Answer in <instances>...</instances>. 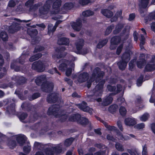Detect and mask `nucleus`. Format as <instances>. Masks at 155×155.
Segmentation results:
<instances>
[{"label":"nucleus","instance_id":"4be33fe9","mask_svg":"<svg viewBox=\"0 0 155 155\" xmlns=\"http://www.w3.org/2000/svg\"><path fill=\"white\" fill-rule=\"evenodd\" d=\"M101 13L104 16L108 18L111 17L113 15V12L107 9H102Z\"/></svg>","mask_w":155,"mask_h":155},{"label":"nucleus","instance_id":"774afa93","mask_svg":"<svg viewBox=\"0 0 155 155\" xmlns=\"http://www.w3.org/2000/svg\"><path fill=\"white\" fill-rule=\"evenodd\" d=\"M79 51L81 54L84 55L88 53V50L87 48H84L82 50H81Z\"/></svg>","mask_w":155,"mask_h":155},{"label":"nucleus","instance_id":"0eeeda50","mask_svg":"<svg viewBox=\"0 0 155 155\" xmlns=\"http://www.w3.org/2000/svg\"><path fill=\"white\" fill-rule=\"evenodd\" d=\"M69 120L71 121H76L78 124H85L83 122V120H85V121H87V120L85 119L81 118V115L78 114H74L71 115L69 118Z\"/></svg>","mask_w":155,"mask_h":155},{"label":"nucleus","instance_id":"c756f323","mask_svg":"<svg viewBox=\"0 0 155 155\" xmlns=\"http://www.w3.org/2000/svg\"><path fill=\"white\" fill-rule=\"evenodd\" d=\"M145 69L147 71H153L155 69V65L153 63L152 64H147L146 66Z\"/></svg>","mask_w":155,"mask_h":155},{"label":"nucleus","instance_id":"4468645a","mask_svg":"<svg viewBox=\"0 0 155 155\" xmlns=\"http://www.w3.org/2000/svg\"><path fill=\"white\" fill-rule=\"evenodd\" d=\"M88 73L86 72L80 74L78 77V81L80 83L86 81L88 79Z\"/></svg>","mask_w":155,"mask_h":155},{"label":"nucleus","instance_id":"cd10ccee","mask_svg":"<svg viewBox=\"0 0 155 155\" xmlns=\"http://www.w3.org/2000/svg\"><path fill=\"white\" fill-rule=\"evenodd\" d=\"M53 2V8L54 9L58 10L61 5L62 1L61 0H54Z\"/></svg>","mask_w":155,"mask_h":155},{"label":"nucleus","instance_id":"603ef678","mask_svg":"<svg viewBox=\"0 0 155 155\" xmlns=\"http://www.w3.org/2000/svg\"><path fill=\"white\" fill-rule=\"evenodd\" d=\"M143 76L141 75L137 80V84L138 86H140L142 83Z\"/></svg>","mask_w":155,"mask_h":155},{"label":"nucleus","instance_id":"8fccbe9b","mask_svg":"<svg viewBox=\"0 0 155 155\" xmlns=\"http://www.w3.org/2000/svg\"><path fill=\"white\" fill-rule=\"evenodd\" d=\"M28 116V115L27 114L25 113H22L19 116V118L20 120L22 122L24 123H26V122L23 121L25 118H26Z\"/></svg>","mask_w":155,"mask_h":155},{"label":"nucleus","instance_id":"69168bd1","mask_svg":"<svg viewBox=\"0 0 155 155\" xmlns=\"http://www.w3.org/2000/svg\"><path fill=\"white\" fill-rule=\"evenodd\" d=\"M134 61L135 60L131 61L129 63V69L131 71L133 70L134 67Z\"/></svg>","mask_w":155,"mask_h":155},{"label":"nucleus","instance_id":"a211bd4d","mask_svg":"<svg viewBox=\"0 0 155 155\" xmlns=\"http://www.w3.org/2000/svg\"><path fill=\"white\" fill-rule=\"evenodd\" d=\"M46 81V77L42 75L38 77L35 80V82L38 85L43 84Z\"/></svg>","mask_w":155,"mask_h":155},{"label":"nucleus","instance_id":"6ab92c4d","mask_svg":"<svg viewBox=\"0 0 155 155\" xmlns=\"http://www.w3.org/2000/svg\"><path fill=\"white\" fill-rule=\"evenodd\" d=\"M70 42L69 39L66 38H59L58 41V44L59 45H68Z\"/></svg>","mask_w":155,"mask_h":155},{"label":"nucleus","instance_id":"4d7b16f0","mask_svg":"<svg viewBox=\"0 0 155 155\" xmlns=\"http://www.w3.org/2000/svg\"><path fill=\"white\" fill-rule=\"evenodd\" d=\"M145 127V124L144 123H141L138 124L134 126V127L136 129H142Z\"/></svg>","mask_w":155,"mask_h":155},{"label":"nucleus","instance_id":"dca6fc26","mask_svg":"<svg viewBox=\"0 0 155 155\" xmlns=\"http://www.w3.org/2000/svg\"><path fill=\"white\" fill-rule=\"evenodd\" d=\"M58 95L55 93H52L47 98L48 102L50 103H54L57 100Z\"/></svg>","mask_w":155,"mask_h":155},{"label":"nucleus","instance_id":"5701e85b","mask_svg":"<svg viewBox=\"0 0 155 155\" xmlns=\"http://www.w3.org/2000/svg\"><path fill=\"white\" fill-rule=\"evenodd\" d=\"M26 140V137L24 135H20L18 136L16 138V140L18 143L21 146L23 145Z\"/></svg>","mask_w":155,"mask_h":155},{"label":"nucleus","instance_id":"052dcab7","mask_svg":"<svg viewBox=\"0 0 155 155\" xmlns=\"http://www.w3.org/2000/svg\"><path fill=\"white\" fill-rule=\"evenodd\" d=\"M31 150V147L29 146H25L23 148L24 152L27 153H28Z\"/></svg>","mask_w":155,"mask_h":155},{"label":"nucleus","instance_id":"72a5a7b5","mask_svg":"<svg viewBox=\"0 0 155 155\" xmlns=\"http://www.w3.org/2000/svg\"><path fill=\"white\" fill-rule=\"evenodd\" d=\"M121 40L120 37L118 36H115L112 37L111 40V42L114 44H118Z\"/></svg>","mask_w":155,"mask_h":155},{"label":"nucleus","instance_id":"2eb2a0df","mask_svg":"<svg viewBox=\"0 0 155 155\" xmlns=\"http://www.w3.org/2000/svg\"><path fill=\"white\" fill-rule=\"evenodd\" d=\"M66 49V48L64 47H61L57 48L56 49L55 51L57 52L60 54L57 55L56 56V57L58 58H60L63 57L64 56L66 55V54L65 53H64L63 54L62 53L63 51L65 50Z\"/></svg>","mask_w":155,"mask_h":155},{"label":"nucleus","instance_id":"a878e982","mask_svg":"<svg viewBox=\"0 0 155 155\" xmlns=\"http://www.w3.org/2000/svg\"><path fill=\"white\" fill-rule=\"evenodd\" d=\"M49 11L47 9L43 6H42L39 8V14L40 16L42 17L43 15L47 14Z\"/></svg>","mask_w":155,"mask_h":155},{"label":"nucleus","instance_id":"ea45409f","mask_svg":"<svg viewBox=\"0 0 155 155\" xmlns=\"http://www.w3.org/2000/svg\"><path fill=\"white\" fill-rule=\"evenodd\" d=\"M42 55L41 53L35 55L31 56L29 59L30 61H33L36 60H38L41 57Z\"/></svg>","mask_w":155,"mask_h":155},{"label":"nucleus","instance_id":"412c9836","mask_svg":"<svg viewBox=\"0 0 155 155\" xmlns=\"http://www.w3.org/2000/svg\"><path fill=\"white\" fill-rule=\"evenodd\" d=\"M131 53H132V52L129 51L123 54L122 56V61L127 63L128 62L130 59Z\"/></svg>","mask_w":155,"mask_h":155},{"label":"nucleus","instance_id":"9d476101","mask_svg":"<svg viewBox=\"0 0 155 155\" xmlns=\"http://www.w3.org/2000/svg\"><path fill=\"white\" fill-rule=\"evenodd\" d=\"M82 21L80 18L78 19L75 22H71V25L73 29L77 31H79L82 27Z\"/></svg>","mask_w":155,"mask_h":155},{"label":"nucleus","instance_id":"1a4fd4ad","mask_svg":"<svg viewBox=\"0 0 155 155\" xmlns=\"http://www.w3.org/2000/svg\"><path fill=\"white\" fill-rule=\"evenodd\" d=\"M77 105L83 111L88 112L90 114H92L93 110L87 106V103L86 102L83 101L81 103L78 104Z\"/></svg>","mask_w":155,"mask_h":155},{"label":"nucleus","instance_id":"e2e57ef3","mask_svg":"<svg viewBox=\"0 0 155 155\" xmlns=\"http://www.w3.org/2000/svg\"><path fill=\"white\" fill-rule=\"evenodd\" d=\"M123 47V45L122 44H121L117 48L116 51V54H117L118 55L120 54L121 51Z\"/></svg>","mask_w":155,"mask_h":155},{"label":"nucleus","instance_id":"b1692460","mask_svg":"<svg viewBox=\"0 0 155 155\" xmlns=\"http://www.w3.org/2000/svg\"><path fill=\"white\" fill-rule=\"evenodd\" d=\"M113 100V98L111 97V94H110L103 100L102 102V104L105 106L108 105L112 103Z\"/></svg>","mask_w":155,"mask_h":155},{"label":"nucleus","instance_id":"49530a36","mask_svg":"<svg viewBox=\"0 0 155 155\" xmlns=\"http://www.w3.org/2000/svg\"><path fill=\"white\" fill-rule=\"evenodd\" d=\"M149 117V114L147 113H146L140 117V119L142 121H145L148 119Z\"/></svg>","mask_w":155,"mask_h":155},{"label":"nucleus","instance_id":"680f3d73","mask_svg":"<svg viewBox=\"0 0 155 155\" xmlns=\"http://www.w3.org/2000/svg\"><path fill=\"white\" fill-rule=\"evenodd\" d=\"M147 145L145 144L143 146V150L142 152V155H147Z\"/></svg>","mask_w":155,"mask_h":155},{"label":"nucleus","instance_id":"09e8293b","mask_svg":"<svg viewBox=\"0 0 155 155\" xmlns=\"http://www.w3.org/2000/svg\"><path fill=\"white\" fill-rule=\"evenodd\" d=\"M55 27V25L53 26L52 24H51L48 25V33L49 34L50 32H54L56 30V28H54Z\"/></svg>","mask_w":155,"mask_h":155},{"label":"nucleus","instance_id":"473e14b6","mask_svg":"<svg viewBox=\"0 0 155 155\" xmlns=\"http://www.w3.org/2000/svg\"><path fill=\"white\" fill-rule=\"evenodd\" d=\"M15 104L14 103L11 104L10 106L7 107V110L10 113H14L15 111Z\"/></svg>","mask_w":155,"mask_h":155},{"label":"nucleus","instance_id":"39448f33","mask_svg":"<svg viewBox=\"0 0 155 155\" xmlns=\"http://www.w3.org/2000/svg\"><path fill=\"white\" fill-rule=\"evenodd\" d=\"M15 20L18 23L14 22L13 25L10 26L9 28L8 31L11 33H13L20 29L21 27L20 26V23H27L30 22L31 20H21L19 19L15 18Z\"/></svg>","mask_w":155,"mask_h":155},{"label":"nucleus","instance_id":"f8f14e48","mask_svg":"<svg viewBox=\"0 0 155 155\" xmlns=\"http://www.w3.org/2000/svg\"><path fill=\"white\" fill-rule=\"evenodd\" d=\"M144 54L142 53L140 54L139 59L137 62V66L138 68H141L146 64V61L144 59Z\"/></svg>","mask_w":155,"mask_h":155},{"label":"nucleus","instance_id":"c03bdc74","mask_svg":"<svg viewBox=\"0 0 155 155\" xmlns=\"http://www.w3.org/2000/svg\"><path fill=\"white\" fill-rule=\"evenodd\" d=\"M16 145V141L12 140H10L8 141V145L10 148H14Z\"/></svg>","mask_w":155,"mask_h":155},{"label":"nucleus","instance_id":"a18cd8bd","mask_svg":"<svg viewBox=\"0 0 155 155\" xmlns=\"http://www.w3.org/2000/svg\"><path fill=\"white\" fill-rule=\"evenodd\" d=\"M114 28V25H112L109 26L107 28L105 33V35H108L112 31V30Z\"/></svg>","mask_w":155,"mask_h":155},{"label":"nucleus","instance_id":"58836bf2","mask_svg":"<svg viewBox=\"0 0 155 155\" xmlns=\"http://www.w3.org/2000/svg\"><path fill=\"white\" fill-rule=\"evenodd\" d=\"M115 147L117 150L119 151L123 152L124 151V149L123 146L119 143H116L115 145Z\"/></svg>","mask_w":155,"mask_h":155},{"label":"nucleus","instance_id":"c85d7f7f","mask_svg":"<svg viewBox=\"0 0 155 155\" xmlns=\"http://www.w3.org/2000/svg\"><path fill=\"white\" fill-rule=\"evenodd\" d=\"M108 41L107 38L100 40L97 44V47L98 48H101L107 43Z\"/></svg>","mask_w":155,"mask_h":155},{"label":"nucleus","instance_id":"e433bc0d","mask_svg":"<svg viewBox=\"0 0 155 155\" xmlns=\"http://www.w3.org/2000/svg\"><path fill=\"white\" fill-rule=\"evenodd\" d=\"M127 63L121 61L117 63V65L119 69L123 70L125 68L127 65Z\"/></svg>","mask_w":155,"mask_h":155},{"label":"nucleus","instance_id":"13d9d810","mask_svg":"<svg viewBox=\"0 0 155 155\" xmlns=\"http://www.w3.org/2000/svg\"><path fill=\"white\" fill-rule=\"evenodd\" d=\"M45 48L44 47L40 46H37L34 50V52H37L38 51H42Z\"/></svg>","mask_w":155,"mask_h":155},{"label":"nucleus","instance_id":"f3484780","mask_svg":"<svg viewBox=\"0 0 155 155\" xmlns=\"http://www.w3.org/2000/svg\"><path fill=\"white\" fill-rule=\"evenodd\" d=\"M124 123L126 125L130 126L134 125L137 123L136 121L134 118L130 117L125 118Z\"/></svg>","mask_w":155,"mask_h":155},{"label":"nucleus","instance_id":"9b49d317","mask_svg":"<svg viewBox=\"0 0 155 155\" xmlns=\"http://www.w3.org/2000/svg\"><path fill=\"white\" fill-rule=\"evenodd\" d=\"M54 86L52 83H46L42 84L41 88L43 91L48 92L52 91Z\"/></svg>","mask_w":155,"mask_h":155},{"label":"nucleus","instance_id":"79ce46f5","mask_svg":"<svg viewBox=\"0 0 155 155\" xmlns=\"http://www.w3.org/2000/svg\"><path fill=\"white\" fill-rule=\"evenodd\" d=\"M82 15L85 17H87L92 15L94 14V12L90 10H87L82 12Z\"/></svg>","mask_w":155,"mask_h":155},{"label":"nucleus","instance_id":"bf43d9fd","mask_svg":"<svg viewBox=\"0 0 155 155\" xmlns=\"http://www.w3.org/2000/svg\"><path fill=\"white\" fill-rule=\"evenodd\" d=\"M90 2L89 0H80L79 3L82 5H84L88 4Z\"/></svg>","mask_w":155,"mask_h":155},{"label":"nucleus","instance_id":"423d86ee","mask_svg":"<svg viewBox=\"0 0 155 155\" xmlns=\"http://www.w3.org/2000/svg\"><path fill=\"white\" fill-rule=\"evenodd\" d=\"M33 3L34 0H28L25 3V6L29 8V11L30 12L35 11L38 7L42 5V3L41 2L35 4L34 5H33Z\"/></svg>","mask_w":155,"mask_h":155},{"label":"nucleus","instance_id":"4c0bfd02","mask_svg":"<svg viewBox=\"0 0 155 155\" xmlns=\"http://www.w3.org/2000/svg\"><path fill=\"white\" fill-rule=\"evenodd\" d=\"M74 140V139L72 137L66 139L64 142V146L66 147H68L70 146Z\"/></svg>","mask_w":155,"mask_h":155},{"label":"nucleus","instance_id":"7c9ffc66","mask_svg":"<svg viewBox=\"0 0 155 155\" xmlns=\"http://www.w3.org/2000/svg\"><path fill=\"white\" fill-rule=\"evenodd\" d=\"M124 25L122 24H119L117 25L115 30L113 31V33L114 34H117L124 27Z\"/></svg>","mask_w":155,"mask_h":155},{"label":"nucleus","instance_id":"20e7f679","mask_svg":"<svg viewBox=\"0 0 155 155\" xmlns=\"http://www.w3.org/2000/svg\"><path fill=\"white\" fill-rule=\"evenodd\" d=\"M104 75V72L103 71H101L100 69L96 67L93 70L92 76L89 82H87V87L88 88L90 87L91 84V82L96 80V82H97V79H96L97 77L100 78H103Z\"/></svg>","mask_w":155,"mask_h":155},{"label":"nucleus","instance_id":"3c124183","mask_svg":"<svg viewBox=\"0 0 155 155\" xmlns=\"http://www.w3.org/2000/svg\"><path fill=\"white\" fill-rule=\"evenodd\" d=\"M28 33L31 37L36 35L38 34V31L36 29H34L31 30L30 31H28Z\"/></svg>","mask_w":155,"mask_h":155},{"label":"nucleus","instance_id":"f704fd0d","mask_svg":"<svg viewBox=\"0 0 155 155\" xmlns=\"http://www.w3.org/2000/svg\"><path fill=\"white\" fill-rule=\"evenodd\" d=\"M18 63L17 61H13L11 65V68L14 69L15 71H19L20 70V68L16 66V65Z\"/></svg>","mask_w":155,"mask_h":155},{"label":"nucleus","instance_id":"393cba45","mask_svg":"<svg viewBox=\"0 0 155 155\" xmlns=\"http://www.w3.org/2000/svg\"><path fill=\"white\" fill-rule=\"evenodd\" d=\"M150 0H139V6L140 8H146L148 7Z\"/></svg>","mask_w":155,"mask_h":155},{"label":"nucleus","instance_id":"5fc2aeb1","mask_svg":"<svg viewBox=\"0 0 155 155\" xmlns=\"http://www.w3.org/2000/svg\"><path fill=\"white\" fill-rule=\"evenodd\" d=\"M72 5L71 3H66L64 5L63 8L65 10L70 9L71 8Z\"/></svg>","mask_w":155,"mask_h":155},{"label":"nucleus","instance_id":"bb28decb","mask_svg":"<svg viewBox=\"0 0 155 155\" xmlns=\"http://www.w3.org/2000/svg\"><path fill=\"white\" fill-rule=\"evenodd\" d=\"M76 48L78 51H80L84 45V40L82 39L78 40L75 43Z\"/></svg>","mask_w":155,"mask_h":155},{"label":"nucleus","instance_id":"ddd939ff","mask_svg":"<svg viewBox=\"0 0 155 155\" xmlns=\"http://www.w3.org/2000/svg\"><path fill=\"white\" fill-rule=\"evenodd\" d=\"M12 79L19 84H25L27 81V79L23 76H13L12 78Z\"/></svg>","mask_w":155,"mask_h":155},{"label":"nucleus","instance_id":"864d4df0","mask_svg":"<svg viewBox=\"0 0 155 155\" xmlns=\"http://www.w3.org/2000/svg\"><path fill=\"white\" fill-rule=\"evenodd\" d=\"M127 151L131 155H140V153H138L136 150L134 151L133 150L128 149Z\"/></svg>","mask_w":155,"mask_h":155},{"label":"nucleus","instance_id":"6e6d98bb","mask_svg":"<svg viewBox=\"0 0 155 155\" xmlns=\"http://www.w3.org/2000/svg\"><path fill=\"white\" fill-rule=\"evenodd\" d=\"M16 0H11L9 1L8 4V6L10 7H13L16 5Z\"/></svg>","mask_w":155,"mask_h":155},{"label":"nucleus","instance_id":"f03ea898","mask_svg":"<svg viewBox=\"0 0 155 155\" xmlns=\"http://www.w3.org/2000/svg\"><path fill=\"white\" fill-rule=\"evenodd\" d=\"M47 114L49 115H54L55 117L58 118L61 122L64 121L68 118L66 114H61L59 110L58 105H53L50 107L48 109Z\"/></svg>","mask_w":155,"mask_h":155},{"label":"nucleus","instance_id":"2f4dec72","mask_svg":"<svg viewBox=\"0 0 155 155\" xmlns=\"http://www.w3.org/2000/svg\"><path fill=\"white\" fill-rule=\"evenodd\" d=\"M54 1V0H47L43 7L49 11L51 8V6Z\"/></svg>","mask_w":155,"mask_h":155},{"label":"nucleus","instance_id":"aec40b11","mask_svg":"<svg viewBox=\"0 0 155 155\" xmlns=\"http://www.w3.org/2000/svg\"><path fill=\"white\" fill-rule=\"evenodd\" d=\"M59 61L61 64L59 66V69L62 71H64L67 67V63H68V61L64 59H62Z\"/></svg>","mask_w":155,"mask_h":155},{"label":"nucleus","instance_id":"f257e3e1","mask_svg":"<svg viewBox=\"0 0 155 155\" xmlns=\"http://www.w3.org/2000/svg\"><path fill=\"white\" fill-rule=\"evenodd\" d=\"M34 145L38 149L44 150L46 155H54V153H59L62 151V144L61 143L54 147H48L47 145L44 146L38 142H35Z\"/></svg>","mask_w":155,"mask_h":155},{"label":"nucleus","instance_id":"0e129e2a","mask_svg":"<svg viewBox=\"0 0 155 155\" xmlns=\"http://www.w3.org/2000/svg\"><path fill=\"white\" fill-rule=\"evenodd\" d=\"M107 88L108 90L110 91H114L116 89V87L115 86H112L110 85H107Z\"/></svg>","mask_w":155,"mask_h":155},{"label":"nucleus","instance_id":"338daca9","mask_svg":"<svg viewBox=\"0 0 155 155\" xmlns=\"http://www.w3.org/2000/svg\"><path fill=\"white\" fill-rule=\"evenodd\" d=\"M55 72L57 73H58L59 75H61L60 73L57 70V69L56 68H54L52 69V70H49L48 71V72L51 74H53L54 72Z\"/></svg>","mask_w":155,"mask_h":155},{"label":"nucleus","instance_id":"de8ad7c7","mask_svg":"<svg viewBox=\"0 0 155 155\" xmlns=\"http://www.w3.org/2000/svg\"><path fill=\"white\" fill-rule=\"evenodd\" d=\"M119 112L121 115L124 116L126 114L127 110L124 107L121 106L119 109Z\"/></svg>","mask_w":155,"mask_h":155},{"label":"nucleus","instance_id":"c9c22d12","mask_svg":"<svg viewBox=\"0 0 155 155\" xmlns=\"http://www.w3.org/2000/svg\"><path fill=\"white\" fill-rule=\"evenodd\" d=\"M8 37L7 34L5 31H2L0 32V40L2 39L3 41L7 40Z\"/></svg>","mask_w":155,"mask_h":155},{"label":"nucleus","instance_id":"6e6552de","mask_svg":"<svg viewBox=\"0 0 155 155\" xmlns=\"http://www.w3.org/2000/svg\"><path fill=\"white\" fill-rule=\"evenodd\" d=\"M32 69L38 72H42L45 71V67L42 61H38L35 62L32 64Z\"/></svg>","mask_w":155,"mask_h":155},{"label":"nucleus","instance_id":"7ed1b4c3","mask_svg":"<svg viewBox=\"0 0 155 155\" xmlns=\"http://www.w3.org/2000/svg\"><path fill=\"white\" fill-rule=\"evenodd\" d=\"M105 82L104 80H102L99 82L98 84L96 85L95 88L92 91L94 94L92 96V97H93L94 99L96 100L98 102L101 101V98H99L96 99H95V97L100 96L101 95L103 92V85ZM91 97V95L89 96V98H90Z\"/></svg>","mask_w":155,"mask_h":155},{"label":"nucleus","instance_id":"37998d69","mask_svg":"<svg viewBox=\"0 0 155 155\" xmlns=\"http://www.w3.org/2000/svg\"><path fill=\"white\" fill-rule=\"evenodd\" d=\"M40 96V94L38 93H36L33 94L31 96H29L28 99L30 101H32L35 99Z\"/></svg>","mask_w":155,"mask_h":155},{"label":"nucleus","instance_id":"a19ab883","mask_svg":"<svg viewBox=\"0 0 155 155\" xmlns=\"http://www.w3.org/2000/svg\"><path fill=\"white\" fill-rule=\"evenodd\" d=\"M118 106L116 104L110 106L108 108V110L111 113L115 112L117 110Z\"/></svg>","mask_w":155,"mask_h":155}]
</instances>
